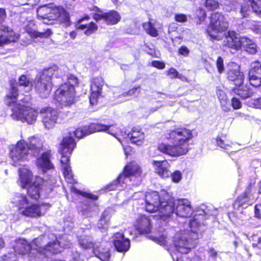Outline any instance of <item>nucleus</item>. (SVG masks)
<instances>
[{"instance_id":"nucleus-36","label":"nucleus","mask_w":261,"mask_h":261,"mask_svg":"<svg viewBox=\"0 0 261 261\" xmlns=\"http://www.w3.org/2000/svg\"><path fill=\"white\" fill-rule=\"evenodd\" d=\"M90 134L96 132H107L108 133L114 136V134L110 130V126L101 123H93L89 126Z\"/></svg>"},{"instance_id":"nucleus-25","label":"nucleus","mask_w":261,"mask_h":261,"mask_svg":"<svg viewBox=\"0 0 261 261\" xmlns=\"http://www.w3.org/2000/svg\"><path fill=\"white\" fill-rule=\"evenodd\" d=\"M92 252L96 257L102 261H108L110 257L109 249L99 242L94 245Z\"/></svg>"},{"instance_id":"nucleus-12","label":"nucleus","mask_w":261,"mask_h":261,"mask_svg":"<svg viewBox=\"0 0 261 261\" xmlns=\"http://www.w3.org/2000/svg\"><path fill=\"white\" fill-rule=\"evenodd\" d=\"M44 127L47 129L53 128L57 122L58 113L56 110L50 107L43 108L40 111Z\"/></svg>"},{"instance_id":"nucleus-17","label":"nucleus","mask_w":261,"mask_h":261,"mask_svg":"<svg viewBox=\"0 0 261 261\" xmlns=\"http://www.w3.org/2000/svg\"><path fill=\"white\" fill-rule=\"evenodd\" d=\"M163 198H160L157 192L147 193L145 196V209L149 213L156 212Z\"/></svg>"},{"instance_id":"nucleus-62","label":"nucleus","mask_w":261,"mask_h":261,"mask_svg":"<svg viewBox=\"0 0 261 261\" xmlns=\"http://www.w3.org/2000/svg\"><path fill=\"white\" fill-rule=\"evenodd\" d=\"M21 245H22V247L24 248V250H20V251L19 252L20 253L24 254L25 253H28L29 252H30L31 251V246H30V245L28 244L27 242H24V243H21Z\"/></svg>"},{"instance_id":"nucleus-6","label":"nucleus","mask_w":261,"mask_h":261,"mask_svg":"<svg viewBox=\"0 0 261 261\" xmlns=\"http://www.w3.org/2000/svg\"><path fill=\"white\" fill-rule=\"evenodd\" d=\"M42 141L36 138L32 137L30 140L29 146L23 140L17 142V160H25L28 159L29 152L34 156L37 155L42 150Z\"/></svg>"},{"instance_id":"nucleus-13","label":"nucleus","mask_w":261,"mask_h":261,"mask_svg":"<svg viewBox=\"0 0 261 261\" xmlns=\"http://www.w3.org/2000/svg\"><path fill=\"white\" fill-rule=\"evenodd\" d=\"M104 81L101 77L97 76L93 79L91 84L90 102L91 105H96L98 98L101 96Z\"/></svg>"},{"instance_id":"nucleus-64","label":"nucleus","mask_w":261,"mask_h":261,"mask_svg":"<svg viewBox=\"0 0 261 261\" xmlns=\"http://www.w3.org/2000/svg\"><path fill=\"white\" fill-rule=\"evenodd\" d=\"M151 65L155 68L158 69H164L165 67V65L164 63L162 62H160L159 61H154L152 62Z\"/></svg>"},{"instance_id":"nucleus-47","label":"nucleus","mask_w":261,"mask_h":261,"mask_svg":"<svg viewBox=\"0 0 261 261\" xmlns=\"http://www.w3.org/2000/svg\"><path fill=\"white\" fill-rule=\"evenodd\" d=\"M255 193L256 189L250 186L247 188L244 195L247 197V198L252 202H253L256 198Z\"/></svg>"},{"instance_id":"nucleus-18","label":"nucleus","mask_w":261,"mask_h":261,"mask_svg":"<svg viewBox=\"0 0 261 261\" xmlns=\"http://www.w3.org/2000/svg\"><path fill=\"white\" fill-rule=\"evenodd\" d=\"M249 80L251 85L254 87L261 86V63L255 61L251 64V69L249 72Z\"/></svg>"},{"instance_id":"nucleus-24","label":"nucleus","mask_w":261,"mask_h":261,"mask_svg":"<svg viewBox=\"0 0 261 261\" xmlns=\"http://www.w3.org/2000/svg\"><path fill=\"white\" fill-rule=\"evenodd\" d=\"M50 152L43 153L41 156L36 160V165L38 168L43 172L53 169L54 165L50 161Z\"/></svg>"},{"instance_id":"nucleus-44","label":"nucleus","mask_w":261,"mask_h":261,"mask_svg":"<svg viewBox=\"0 0 261 261\" xmlns=\"http://www.w3.org/2000/svg\"><path fill=\"white\" fill-rule=\"evenodd\" d=\"M63 170L64 177L67 181L70 184H75V181L73 178V174L72 173L71 167L66 166Z\"/></svg>"},{"instance_id":"nucleus-58","label":"nucleus","mask_w":261,"mask_h":261,"mask_svg":"<svg viewBox=\"0 0 261 261\" xmlns=\"http://www.w3.org/2000/svg\"><path fill=\"white\" fill-rule=\"evenodd\" d=\"M231 106L234 109L237 110L241 108L242 103L239 99L234 97L231 99Z\"/></svg>"},{"instance_id":"nucleus-4","label":"nucleus","mask_w":261,"mask_h":261,"mask_svg":"<svg viewBox=\"0 0 261 261\" xmlns=\"http://www.w3.org/2000/svg\"><path fill=\"white\" fill-rule=\"evenodd\" d=\"M56 67H51L44 69L39 77L34 81L35 89L40 97L46 98L49 96L52 89L51 77L54 75Z\"/></svg>"},{"instance_id":"nucleus-2","label":"nucleus","mask_w":261,"mask_h":261,"mask_svg":"<svg viewBox=\"0 0 261 261\" xmlns=\"http://www.w3.org/2000/svg\"><path fill=\"white\" fill-rule=\"evenodd\" d=\"M79 84L77 78L70 74L67 82L62 84L55 92V99L62 106L68 107L75 101V87Z\"/></svg>"},{"instance_id":"nucleus-49","label":"nucleus","mask_w":261,"mask_h":261,"mask_svg":"<svg viewBox=\"0 0 261 261\" xmlns=\"http://www.w3.org/2000/svg\"><path fill=\"white\" fill-rule=\"evenodd\" d=\"M9 156L13 161L12 165L15 166L16 159V145H11L9 146Z\"/></svg>"},{"instance_id":"nucleus-42","label":"nucleus","mask_w":261,"mask_h":261,"mask_svg":"<svg viewBox=\"0 0 261 261\" xmlns=\"http://www.w3.org/2000/svg\"><path fill=\"white\" fill-rule=\"evenodd\" d=\"M143 27L146 33L152 37L158 36V32L154 28V25L150 22H145L143 24Z\"/></svg>"},{"instance_id":"nucleus-39","label":"nucleus","mask_w":261,"mask_h":261,"mask_svg":"<svg viewBox=\"0 0 261 261\" xmlns=\"http://www.w3.org/2000/svg\"><path fill=\"white\" fill-rule=\"evenodd\" d=\"M26 31L31 37H34L35 38H47L52 34V32L50 29H47L44 32H40L35 30H29L28 29L27 26Z\"/></svg>"},{"instance_id":"nucleus-59","label":"nucleus","mask_w":261,"mask_h":261,"mask_svg":"<svg viewBox=\"0 0 261 261\" xmlns=\"http://www.w3.org/2000/svg\"><path fill=\"white\" fill-rule=\"evenodd\" d=\"M175 19L179 22H185L187 20V17L184 14H177L175 15Z\"/></svg>"},{"instance_id":"nucleus-56","label":"nucleus","mask_w":261,"mask_h":261,"mask_svg":"<svg viewBox=\"0 0 261 261\" xmlns=\"http://www.w3.org/2000/svg\"><path fill=\"white\" fill-rule=\"evenodd\" d=\"M216 65L218 71L219 73H222L224 70L223 64V60L221 57H219L217 60Z\"/></svg>"},{"instance_id":"nucleus-43","label":"nucleus","mask_w":261,"mask_h":261,"mask_svg":"<svg viewBox=\"0 0 261 261\" xmlns=\"http://www.w3.org/2000/svg\"><path fill=\"white\" fill-rule=\"evenodd\" d=\"M251 10L248 4H244L241 6L239 10L240 17L242 18H247L249 17L251 13Z\"/></svg>"},{"instance_id":"nucleus-21","label":"nucleus","mask_w":261,"mask_h":261,"mask_svg":"<svg viewBox=\"0 0 261 261\" xmlns=\"http://www.w3.org/2000/svg\"><path fill=\"white\" fill-rule=\"evenodd\" d=\"M135 227L140 233H148L152 228L150 219L145 215L140 216L136 220Z\"/></svg>"},{"instance_id":"nucleus-1","label":"nucleus","mask_w":261,"mask_h":261,"mask_svg":"<svg viewBox=\"0 0 261 261\" xmlns=\"http://www.w3.org/2000/svg\"><path fill=\"white\" fill-rule=\"evenodd\" d=\"M192 132L186 128H178L170 132L169 138L173 141V145L159 144L158 150L171 156L184 155L188 151V141L192 138Z\"/></svg>"},{"instance_id":"nucleus-63","label":"nucleus","mask_w":261,"mask_h":261,"mask_svg":"<svg viewBox=\"0 0 261 261\" xmlns=\"http://www.w3.org/2000/svg\"><path fill=\"white\" fill-rule=\"evenodd\" d=\"M251 29L256 34L261 33V24L255 22L251 25Z\"/></svg>"},{"instance_id":"nucleus-31","label":"nucleus","mask_w":261,"mask_h":261,"mask_svg":"<svg viewBox=\"0 0 261 261\" xmlns=\"http://www.w3.org/2000/svg\"><path fill=\"white\" fill-rule=\"evenodd\" d=\"M232 92L244 99L251 97L253 94L252 92L248 86L242 84L233 88Z\"/></svg>"},{"instance_id":"nucleus-30","label":"nucleus","mask_w":261,"mask_h":261,"mask_svg":"<svg viewBox=\"0 0 261 261\" xmlns=\"http://www.w3.org/2000/svg\"><path fill=\"white\" fill-rule=\"evenodd\" d=\"M242 46L247 52L255 54L257 51L256 44L251 40L246 37H242Z\"/></svg>"},{"instance_id":"nucleus-15","label":"nucleus","mask_w":261,"mask_h":261,"mask_svg":"<svg viewBox=\"0 0 261 261\" xmlns=\"http://www.w3.org/2000/svg\"><path fill=\"white\" fill-rule=\"evenodd\" d=\"M175 213L177 216L188 218L193 213L191 202L187 199L175 200Z\"/></svg>"},{"instance_id":"nucleus-20","label":"nucleus","mask_w":261,"mask_h":261,"mask_svg":"<svg viewBox=\"0 0 261 261\" xmlns=\"http://www.w3.org/2000/svg\"><path fill=\"white\" fill-rule=\"evenodd\" d=\"M228 79L232 82L236 86H240L244 81V74L239 69V67L234 64L231 66L227 71Z\"/></svg>"},{"instance_id":"nucleus-37","label":"nucleus","mask_w":261,"mask_h":261,"mask_svg":"<svg viewBox=\"0 0 261 261\" xmlns=\"http://www.w3.org/2000/svg\"><path fill=\"white\" fill-rule=\"evenodd\" d=\"M82 20H80L77 28L81 30H85V34L89 36L94 33L97 30V26L94 23L91 22L88 24H82Z\"/></svg>"},{"instance_id":"nucleus-19","label":"nucleus","mask_w":261,"mask_h":261,"mask_svg":"<svg viewBox=\"0 0 261 261\" xmlns=\"http://www.w3.org/2000/svg\"><path fill=\"white\" fill-rule=\"evenodd\" d=\"M241 41L242 37H238L237 34L234 31H229L225 35L223 44L225 46L237 50L241 48Z\"/></svg>"},{"instance_id":"nucleus-46","label":"nucleus","mask_w":261,"mask_h":261,"mask_svg":"<svg viewBox=\"0 0 261 261\" xmlns=\"http://www.w3.org/2000/svg\"><path fill=\"white\" fill-rule=\"evenodd\" d=\"M251 3L253 11L261 17V0H249Z\"/></svg>"},{"instance_id":"nucleus-35","label":"nucleus","mask_w":261,"mask_h":261,"mask_svg":"<svg viewBox=\"0 0 261 261\" xmlns=\"http://www.w3.org/2000/svg\"><path fill=\"white\" fill-rule=\"evenodd\" d=\"M96 242H93L90 236H82L79 239V244L80 247L85 249H93L94 245Z\"/></svg>"},{"instance_id":"nucleus-27","label":"nucleus","mask_w":261,"mask_h":261,"mask_svg":"<svg viewBox=\"0 0 261 261\" xmlns=\"http://www.w3.org/2000/svg\"><path fill=\"white\" fill-rule=\"evenodd\" d=\"M152 165L155 172L162 177H167L170 174L169 170L170 165L167 161H153Z\"/></svg>"},{"instance_id":"nucleus-23","label":"nucleus","mask_w":261,"mask_h":261,"mask_svg":"<svg viewBox=\"0 0 261 261\" xmlns=\"http://www.w3.org/2000/svg\"><path fill=\"white\" fill-rule=\"evenodd\" d=\"M114 245L118 251L125 252L129 249L130 242L128 239H124L122 233L118 232L114 236Z\"/></svg>"},{"instance_id":"nucleus-53","label":"nucleus","mask_w":261,"mask_h":261,"mask_svg":"<svg viewBox=\"0 0 261 261\" xmlns=\"http://www.w3.org/2000/svg\"><path fill=\"white\" fill-rule=\"evenodd\" d=\"M140 86H135L133 88L130 89L127 93V95L129 96H133L135 97L138 96L140 93Z\"/></svg>"},{"instance_id":"nucleus-48","label":"nucleus","mask_w":261,"mask_h":261,"mask_svg":"<svg viewBox=\"0 0 261 261\" xmlns=\"http://www.w3.org/2000/svg\"><path fill=\"white\" fill-rule=\"evenodd\" d=\"M236 202L239 206L243 207H246L248 205H251L253 203L244 194L238 198Z\"/></svg>"},{"instance_id":"nucleus-34","label":"nucleus","mask_w":261,"mask_h":261,"mask_svg":"<svg viewBox=\"0 0 261 261\" xmlns=\"http://www.w3.org/2000/svg\"><path fill=\"white\" fill-rule=\"evenodd\" d=\"M128 137L129 138L132 143L137 145H141L144 139L143 133L139 129H133L131 133L128 134Z\"/></svg>"},{"instance_id":"nucleus-60","label":"nucleus","mask_w":261,"mask_h":261,"mask_svg":"<svg viewBox=\"0 0 261 261\" xmlns=\"http://www.w3.org/2000/svg\"><path fill=\"white\" fill-rule=\"evenodd\" d=\"M75 191L76 193H79V194H80L84 197H86L89 199H93L94 200H95L97 199V197L96 196L92 195L90 193L83 192L77 190H75Z\"/></svg>"},{"instance_id":"nucleus-9","label":"nucleus","mask_w":261,"mask_h":261,"mask_svg":"<svg viewBox=\"0 0 261 261\" xmlns=\"http://www.w3.org/2000/svg\"><path fill=\"white\" fill-rule=\"evenodd\" d=\"M75 146V143L72 137H66L63 139L61 144L60 151L62 154L61 163L62 168L64 169L66 166L71 167L68 164L69 161V156Z\"/></svg>"},{"instance_id":"nucleus-14","label":"nucleus","mask_w":261,"mask_h":261,"mask_svg":"<svg viewBox=\"0 0 261 261\" xmlns=\"http://www.w3.org/2000/svg\"><path fill=\"white\" fill-rule=\"evenodd\" d=\"M37 117V112L32 108L25 106L17 107V120L32 124L36 120Z\"/></svg>"},{"instance_id":"nucleus-10","label":"nucleus","mask_w":261,"mask_h":261,"mask_svg":"<svg viewBox=\"0 0 261 261\" xmlns=\"http://www.w3.org/2000/svg\"><path fill=\"white\" fill-rule=\"evenodd\" d=\"M175 199L173 198H163L157 210L160 219L166 221L175 212Z\"/></svg>"},{"instance_id":"nucleus-57","label":"nucleus","mask_w":261,"mask_h":261,"mask_svg":"<svg viewBox=\"0 0 261 261\" xmlns=\"http://www.w3.org/2000/svg\"><path fill=\"white\" fill-rule=\"evenodd\" d=\"M182 177L181 172L179 171H176L171 174V179L175 182H179Z\"/></svg>"},{"instance_id":"nucleus-38","label":"nucleus","mask_w":261,"mask_h":261,"mask_svg":"<svg viewBox=\"0 0 261 261\" xmlns=\"http://www.w3.org/2000/svg\"><path fill=\"white\" fill-rule=\"evenodd\" d=\"M7 33L8 35H2L0 36V46L15 41L16 37L15 33L9 28L7 29Z\"/></svg>"},{"instance_id":"nucleus-26","label":"nucleus","mask_w":261,"mask_h":261,"mask_svg":"<svg viewBox=\"0 0 261 261\" xmlns=\"http://www.w3.org/2000/svg\"><path fill=\"white\" fill-rule=\"evenodd\" d=\"M61 242L59 241H54L53 242H49L47 245H40L38 246L37 249L38 251L48 256L49 253L55 254L61 251Z\"/></svg>"},{"instance_id":"nucleus-54","label":"nucleus","mask_w":261,"mask_h":261,"mask_svg":"<svg viewBox=\"0 0 261 261\" xmlns=\"http://www.w3.org/2000/svg\"><path fill=\"white\" fill-rule=\"evenodd\" d=\"M40 0H17V4L19 5H30L33 6L36 5Z\"/></svg>"},{"instance_id":"nucleus-50","label":"nucleus","mask_w":261,"mask_h":261,"mask_svg":"<svg viewBox=\"0 0 261 261\" xmlns=\"http://www.w3.org/2000/svg\"><path fill=\"white\" fill-rule=\"evenodd\" d=\"M151 239H152L154 242L160 244L161 245H165L168 242L167 238L166 235L163 234L160 237H150Z\"/></svg>"},{"instance_id":"nucleus-32","label":"nucleus","mask_w":261,"mask_h":261,"mask_svg":"<svg viewBox=\"0 0 261 261\" xmlns=\"http://www.w3.org/2000/svg\"><path fill=\"white\" fill-rule=\"evenodd\" d=\"M217 95L222 110L225 112L229 111L231 109L230 105L225 92L222 89H218L217 90Z\"/></svg>"},{"instance_id":"nucleus-3","label":"nucleus","mask_w":261,"mask_h":261,"mask_svg":"<svg viewBox=\"0 0 261 261\" xmlns=\"http://www.w3.org/2000/svg\"><path fill=\"white\" fill-rule=\"evenodd\" d=\"M20 185L22 188L28 189V194L33 199L37 200L40 197V191L44 184L41 177H37L32 185H30L32 175L31 172L25 167L19 169Z\"/></svg>"},{"instance_id":"nucleus-22","label":"nucleus","mask_w":261,"mask_h":261,"mask_svg":"<svg viewBox=\"0 0 261 261\" xmlns=\"http://www.w3.org/2000/svg\"><path fill=\"white\" fill-rule=\"evenodd\" d=\"M57 7H49L44 5L40 7L37 10V15L39 17L43 19V22L45 24L51 23L50 21L53 20L50 16L55 15V13L54 12L55 8Z\"/></svg>"},{"instance_id":"nucleus-61","label":"nucleus","mask_w":261,"mask_h":261,"mask_svg":"<svg viewBox=\"0 0 261 261\" xmlns=\"http://www.w3.org/2000/svg\"><path fill=\"white\" fill-rule=\"evenodd\" d=\"M71 261H84V257L78 252L75 251L72 253Z\"/></svg>"},{"instance_id":"nucleus-52","label":"nucleus","mask_w":261,"mask_h":261,"mask_svg":"<svg viewBox=\"0 0 261 261\" xmlns=\"http://www.w3.org/2000/svg\"><path fill=\"white\" fill-rule=\"evenodd\" d=\"M217 143L219 146L225 149H228L231 144L230 141L223 140L220 138H217Z\"/></svg>"},{"instance_id":"nucleus-5","label":"nucleus","mask_w":261,"mask_h":261,"mask_svg":"<svg viewBox=\"0 0 261 261\" xmlns=\"http://www.w3.org/2000/svg\"><path fill=\"white\" fill-rule=\"evenodd\" d=\"M141 174L142 170L138 165L135 162L130 163L125 167L123 172L118 177L116 189L120 190V188L123 187L122 184H127L132 180H136L134 185H138L141 181L140 177Z\"/></svg>"},{"instance_id":"nucleus-41","label":"nucleus","mask_w":261,"mask_h":261,"mask_svg":"<svg viewBox=\"0 0 261 261\" xmlns=\"http://www.w3.org/2000/svg\"><path fill=\"white\" fill-rule=\"evenodd\" d=\"M19 85L27 88L30 91L32 87L31 79L29 75H22L19 78Z\"/></svg>"},{"instance_id":"nucleus-45","label":"nucleus","mask_w":261,"mask_h":261,"mask_svg":"<svg viewBox=\"0 0 261 261\" xmlns=\"http://www.w3.org/2000/svg\"><path fill=\"white\" fill-rule=\"evenodd\" d=\"M89 126H84L82 128H79L74 132V135L79 138H83L84 136L90 134Z\"/></svg>"},{"instance_id":"nucleus-11","label":"nucleus","mask_w":261,"mask_h":261,"mask_svg":"<svg viewBox=\"0 0 261 261\" xmlns=\"http://www.w3.org/2000/svg\"><path fill=\"white\" fill-rule=\"evenodd\" d=\"M19 204V211L20 214L32 217L40 216L44 214L45 211L42 210L43 206L33 204L29 206L28 200L25 196H22Z\"/></svg>"},{"instance_id":"nucleus-28","label":"nucleus","mask_w":261,"mask_h":261,"mask_svg":"<svg viewBox=\"0 0 261 261\" xmlns=\"http://www.w3.org/2000/svg\"><path fill=\"white\" fill-rule=\"evenodd\" d=\"M55 15L50 16L52 19L58 20L65 27H68L70 24V18L68 13L63 8L57 7L54 11Z\"/></svg>"},{"instance_id":"nucleus-16","label":"nucleus","mask_w":261,"mask_h":261,"mask_svg":"<svg viewBox=\"0 0 261 261\" xmlns=\"http://www.w3.org/2000/svg\"><path fill=\"white\" fill-rule=\"evenodd\" d=\"M10 89L8 91L5 98L6 104L9 107L12 114L11 116L14 119L16 118V83L15 79L10 81Z\"/></svg>"},{"instance_id":"nucleus-55","label":"nucleus","mask_w":261,"mask_h":261,"mask_svg":"<svg viewBox=\"0 0 261 261\" xmlns=\"http://www.w3.org/2000/svg\"><path fill=\"white\" fill-rule=\"evenodd\" d=\"M252 247L257 253H261V237L258 238L257 240L252 243Z\"/></svg>"},{"instance_id":"nucleus-51","label":"nucleus","mask_w":261,"mask_h":261,"mask_svg":"<svg viewBox=\"0 0 261 261\" xmlns=\"http://www.w3.org/2000/svg\"><path fill=\"white\" fill-rule=\"evenodd\" d=\"M204 6L207 9L211 10L217 8L219 4L216 0H205Z\"/></svg>"},{"instance_id":"nucleus-40","label":"nucleus","mask_w":261,"mask_h":261,"mask_svg":"<svg viewBox=\"0 0 261 261\" xmlns=\"http://www.w3.org/2000/svg\"><path fill=\"white\" fill-rule=\"evenodd\" d=\"M110 218L109 212L108 211H105L102 213L101 217L97 224L98 227L102 229L107 228Z\"/></svg>"},{"instance_id":"nucleus-8","label":"nucleus","mask_w":261,"mask_h":261,"mask_svg":"<svg viewBox=\"0 0 261 261\" xmlns=\"http://www.w3.org/2000/svg\"><path fill=\"white\" fill-rule=\"evenodd\" d=\"M195 240L196 239H192V237L190 236L189 231H182L176 234L174 240L175 248L180 253H187L190 252L191 248L194 247L193 241Z\"/></svg>"},{"instance_id":"nucleus-29","label":"nucleus","mask_w":261,"mask_h":261,"mask_svg":"<svg viewBox=\"0 0 261 261\" xmlns=\"http://www.w3.org/2000/svg\"><path fill=\"white\" fill-rule=\"evenodd\" d=\"M200 219V216H195L189 222L191 230L188 231L190 236L192 237V239H198V233L201 227Z\"/></svg>"},{"instance_id":"nucleus-33","label":"nucleus","mask_w":261,"mask_h":261,"mask_svg":"<svg viewBox=\"0 0 261 261\" xmlns=\"http://www.w3.org/2000/svg\"><path fill=\"white\" fill-rule=\"evenodd\" d=\"M105 22L110 25L117 24L121 19L119 13L114 10H111L108 12L105 13Z\"/></svg>"},{"instance_id":"nucleus-7","label":"nucleus","mask_w":261,"mask_h":261,"mask_svg":"<svg viewBox=\"0 0 261 261\" xmlns=\"http://www.w3.org/2000/svg\"><path fill=\"white\" fill-rule=\"evenodd\" d=\"M228 23L223 15L218 13L212 14L211 22L207 32L212 38L218 39L217 33L225 31L228 27Z\"/></svg>"}]
</instances>
